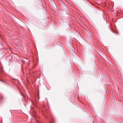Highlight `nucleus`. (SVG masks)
I'll return each instance as SVG.
<instances>
[{
  "instance_id": "nucleus-1",
  "label": "nucleus",
  "mask_w": 123,
  "mask_h": 123,
  "mask_svg": "<svg viewBox=\"0 0 123 123\" xmlns=\"http://www.w3.org/2000/svg\"><path fill=\"white\" fill-rule=\"evenodd\" d=\"M21 94L23 96V97L24 98H25L26 96H25V95H22V93H21Z\"/></svg>"
},
{
  "instance_id": "nucleus-3",
  "label": "nucleus",
  "mask_w": 123,
  "mask_h": 123,
  "mask_svg": "<svg viewBox=\"0 0 123 123\" xmlns=\"http://www.w3.org/2000/svg\"><path fill=\"white\" fill-rule=\"evenodd\" d=\"M3 98V97H2V98Z\"/></svg>"
},
{
  "instance_id": "nucleus-2",
  "label": "nucleus",
  "mask_w": 123,
  "mask_h": 123,
  "mask_svg": "<svg viewBox=\"0 0 123 123\" xmlns=\"http://www.w3.org/2000/svg\"><path fill=\"white\" fill-rule=\"evenodd\" d=\"M0 80L1 81H2L1 80Z\"/></svg>"
}]
</instances>
